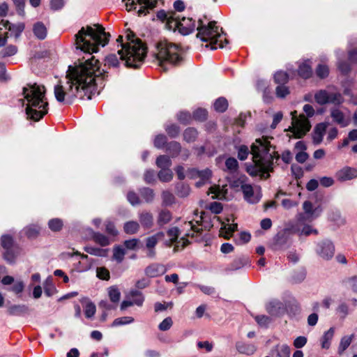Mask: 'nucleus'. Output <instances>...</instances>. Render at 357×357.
<instances>
[{
	"label": "nucleus",
	"instance_id": "obj_40",
	"mask_svg": "<svg viewBox=\"0 0 357 357\" xmlns=\"http://www.w3.org/2000/svg\"><path fill=\"white\" fill-rule=\"evenodd\" d=\"M105 65L109 67H117L119 63V60L116 54H110L105 57Z\"/></svg>",
	"mask_w": 357,
	"mask_h": 357
},
{
	"label": "nucleus",
	"instance_id": "obj_29",
	"mask_svg": "<svg viewBox=\"0 0 357 357\" xmlns=\"http://www.w3.org/2000/svg\"><path fill=\"white\" fill-rule=\"evenodd\" d=\"M140 228V225L137 221H128L123 225V230L126 234H136Z\"/></svg>",
	"mask_w": 357,
	"mask_h": 357
},
{
	"label": "nucleus",
	"instance_id": "obj_10",
	"mask_svg": "<svg viewBox=\"0 0 357 357\" xmlns=\"http://www.w3.org/2000/svg\"><path fill=\"white\" fill-rule=\"evenodd\" d=\"M172 29H177L178 31L183 35H188L192 33L195 27V22L190 17H181L179 15L176 14V17H174Z\"/></svg>",
	"mask_w": 357,
	"mask_h": 357
},
{
	"label": "nucleus",
	"instance_id": "obj_22",
	"mask_svg": "<svg viewBox=\"0 0 357 357\" xmlns=\"http://www.w3.org/2000/svg\"><path fill=\"white\" fill-rule=\"evenodd\" d=\"M164 272L163 266L159 264H151L145 269V274L150 278L158 277L162 275Z\"/></svg>",
	"mask_w": 357,
	"mask_h": 357
},
{
	"label": "nucleus",
	"instance_id": "obj_23",
	"mask_svg": "<svg viewBox=\"0 0 357 357\" xmlns=\"http://www.w3.org/2000/svg\"><path fill=\"white\" fill-rule=\"evenodd\" d=\"M33 31L35 36L39 40H43L46 38L47 30L45 24L41 22H38L33 26Z\"/></svg>",
	"mask_w": 357,
	"mask_h": 357
},
{
	"label": "nucleus",
	"instance_id": "obj_27",
	"mask_svg": "<svg viewBox=\"0 0 357 357\" xmlns=\"http://www.w3.org/2000/svg\"><path fill=\"white\" fill-rule=\"evenodd\" d=\"M335 330L333 328H329L324 333L321 338V347L328 349L331 346V341L334 336Z\"/></svg>",
	"mask_w": 357,
	"mask_h": 357
},
{
	"label": "nucleus",
	"instance_id": "obj_31",
	"mask_svg": "<svg viewBox=\"0 0 357 357\" xmlns=\"http://www.w3.org/2000/svg\"><path fill=\"white\" fill-rule=\"evenodd\" d=\"M198 132L193 128H188L183 132V139L185 142H193L197 137Z\"/></svg>",
	"mask_w": 357,
	"mask_h": 357
},
{
	"label": "nucleus",
	"instance_id": "obj_1",
	"mask_svg": "<svg viewBox=\"0 0 357 357\" xmlns=\"http://www.w3.org/2000/svg\"><path fill=\"white\" fill-rule=\"evenodd\" d=\"M109 34L99 24L82 27L75 35V44L77 49L89 53V58L75 66H69L66 82L54 86V96L57 101H71L77 97L80 99H91L97 93L96 78L102 75L99 61L91 54L98 50V46L104 47L109 41Z\"/></svg>",
	"mask_w": 357,
	"mask_h": 357
},
{
	"label": "nucleus",
	"instance_id": "obj_19",
	"mask_svg": "<svg viewBox=\"0 0 357 357\" xmlns=\"http://www.w3.org/2000/svg\"><path fill=\"white\" fill-rule=\"evenodd\" d=\"M327 124L325 123H321L316 126L312 136V140L314 144H319L323 140V137L326 132Z\"/></svg>",
	"mask_w": 357,
	"mask_h": 357
},
{
	"label": "nucleus",
	"instance_id": "obj_55",
	"mask_svg": "<svg viewBox=\"0 0 357 357\" xmlns=\"http://www.w3.org/2000/svg\"><path fill=\"white\" fill-rule=\"evenodd\" d=\"M206 116L207 111L204 109H197L193 113V118L197 121H204Z\"/></svg>",
	"mask_w": 357,
	"mask_h": 357
},
{
	"label": "nucleus",
	"instance_id": "obj_64",
	"mask_svg": "<svg viewBox=\"0 0 357 357\" xmlns=\"http://www.w3.org/2000/svg\"><path fill=\"white\" fill-rule=\"evenodd\" d=\"M97 276L102 280L109 279V272L105 268L100 267L97 268Z\"/></svg>",
	"mask_w": 357,
	"mask_h": 357
},
{
	"label": "nucleus",
	"instance_id": "obj_12",
	"mask_svg": "<svg viewBox=\"0 0 357 357\" xmlns=\"http://www.w3.org/2000/svg\"><path fill=\"white\" fill-rule=\"evenodd\" d=\"M165 234L163 231H158L155 234L146 237L144 240L146 256L149 258H154L155 256V246L158 243L165 238Z\"/></svg>",
	"mask_w": 357,
	"mask_h": 357
},
{
	"label": "nucleus",
	"instance_id": "obj_51",
	"mask_svg": "<svg viewBox=\"0 0 357 357\" xmlns=\"http://www.w3.org/2000/svg\"><path fill=\"white\" fill-rule=\"evenodd\" d=\"M257 324L262 327H267L271 319L266 315H258L255 317Z\"/></svg>",
	"mask_w": 357,
	"mask_h": 357
},
{
	"label": "nucleus",
	"instance_id": "obj_24",
	"mask_svg": "<svg viewBox=\"0 0 357 357\" xmlns=\"http://www.w3.org/2000/svg\"><path fill=\"white\" fill-rule=\"evenodd\" d=\"M29 307L25 305H13L8 308V313L12 316H19L27 313Z\"/></svg>",
	"mask_w": 357,
	"mask_h": 357
},
{
	"label": "nucleus",
	"instance_id": "obj_20",
	"mask_svg": "<svg viewBox=\"0 0 357 357\" xmlns=\"http://www.w3.org/2000/svg\"><path fill=\"white\" fill-rule=\"evenodd\" d=\"M139 220L144 229H151L153 226V214L148 211H143L139 214Z\"/></svg>",
	"mask_w": 357,
	"mask_h": 357
},
{
	"label": "nucleus",
	"instance_id": "obj_21",
	"mask_svg": "<svg viewBox=\"0 0 357 357\" xmlns=\"http://www.w3.org/2000/svg\"><path fill=\"white\" fill-rule=\"evenodd\" d=\"M2 24L6 29H8L15 38H18L24 29V23H18L16 24H10L8 21H2Z\"/></svg>",
	"mask_w": 357,
	"mask_h": 357
},
{
	"label": "nucleus",
	"instance_id": "obj_35",
	"mask_svg": "<svg viewBox=\"0 0 357 357\" xmlns=\"http://www.w3.org/2000/svg\"><path fill=\"white\" fill-rule=\"evenodd\" d=\"M126 255V250L121 246H115L113 249V259L118 263H121Z\"/></svg>",
	"mask_w": 357,
	"mask_h": 357
},
{
	"label": "nucleus",
	"instance_id": "obj_18",
	"mask_svg": "<svg viewBox=\"0 0 357 357\" xmlns=\"http://www.w3.org/2000/svg\"><path fill=\"white\" fill-rule=\"evenodd\" d=\"M172 220V213L166 209H162L159 211L157 215V225L159 227H163L165 225L169 224Z\"/></svg>",
	"mask_w": 357,
	"mask_h": 357
},
{
	"label": "nucleus",
	"instance_id": "obj_30",
	"mask_svg": "<svg viewBox=\"0 0 357 357\" xmlns=\"http://www.w3.org/2000/svg\"><path fill=\"white\" fill-rule=\"evenodd\" d=\"M354 337V335H351L344 336L341 338L340 344L338 347V354H340V355L342 354L343 352L349 347V345L351 344V343L353 340Z\"/></svg>",
	"mask_w": 357,
	"mask_h": 357
},
{
	"label": "nucleus",
	"instance_id": "obj_54",
	"mask_svg": "<svg viewBox=\"0 0 357 357\" xmlns=\"http://www.w3.org/2000/svg\"><path fill=\"white\" fill-rule=\"evenodd\" d=\"M141 194H142V196L143 197V198L147 202H151L154 197V193H153V190L148 188H143L141 191Z\"/></svg>",
	"mask_w": 357,
	"mask_h": 357
},
{
	"label": "nucleus",
	"instance_id": "obj_63",
	"mask_svg": "<svg viewBox=\"0 0 357 357\" xmlns=\"http://www.w3.org/2000/svg\"><path fill=\"white\" fill-rule=\"evenodd\" d=\"M289 93V89L283 84L280 85L276 88V95L279 98H284Z\"/></svg>",
	"mask_w": 357,
	"mask_h": 357
},
{
	"label": "nucleus",
	"instance_id": "obj_59",
	"mask_svg": "<svg viewBox=\"0 0 357 357\" xmlns=\"http://www.w3.org/2000/svg\"><path fill=\"white\" fill-rule=\"evenodd\" d=\"M139 240L137 238H132L124 241L125 247L128 250H135L137 248Z\"/></svg>",
	"mask_w": 357,
	"mask_h": 357
},
{
	"label": "nucleus",
	"instance_id": "obj_4",
	"mask_svg": "<svg viewBox=\"0 0 357 357\" xmlns=\"http://www.w3.org/2000/svg\"><path fill=\"white\" fill-rule=\"evenodd\" d=\"M153 56L158 65L166 71L171 66H176L183 61L181 47L167 40H160L155 45Z\"/></svg>",
	"mask_w": 357,
	"mask_h": 357
},
{
	"label": "nucleus",
	"instance_id": "obj_16",
	"mask_svg": "<svg viewBox=\"0 0 357 357\" xmlns=\"http://www.w3.org/2000/svg\"><path fill=\"white\" fill-rule=\"evenodd\" d=\"M337 178L340 181L353 179L357 177V170L351 167H344L336 174Z\"/></svg>",
	"mask_w": 357,
	"mask_h": 357
},
{
	"label": "nucleus",
	"instance_id": "obj_13",
	"mask_svg": "<svg viewBox=\"0 0 357 357\" xmlns=\"http://www.w3.org/2000/svg\"><path fill=\"white\" fill-rule=\"evenodd\" d=\"M245 199L250 203H257L261 197V188L259 186H252L250 184H243L241 185Z\"/></svg>",
	"mask_w": 357,
	"mask_h": 357
},
{
	"label": "nucleus",
	"instance_id": "obj_17",
	"mask_svg": "<svg viewBox=\"0 0 357 357\" xmlns=\"http://www.w3.org/2000/svg\"><path fill=\"white\" fill-rule=\"evenodd\" d=\"M290 348L285 344H278L271 351L273 357H290Z\"/></svg>",
	"mask_w": 357,
	"mask_h": 357
},
{
	"label": "nucleus",
	"instance_id": "obj_25",
	"mask_svg": "<svg viewBox=\"0 0 357 357\" xmlns=\"http://www.w3.org/2000/svg\"><path fill=\"white\" fill-rule=\"evenodd\" d=\"M167 234L169 238V240L165 241V245L170 247L173 243L176 242L180 234V231L178 227H174L169 229Z\"/></svg>",
	"mask_w": 357,
	"mask_h": 357
},
{
	"label": "nucleus",
	"instance_id": "obj_50",
	"mask_svg": "<svg viewBox=\"0 0 357 357\" xmlns=\"http://www.w3.org/2000/svg\"><path fill=\"white\" fill-rule=\"evenodd\" d=\"M167 149L174 156L181 152V146L178 142H172L169 144Z\"/></svg>",
	"mask_w": 357,
	"mask_h": 357
},
{
	"label": "nucleus",
	"instance_id": "obj_53",
	"mask_svg": "<svg viewBox=\"0 0 357 357\" xmlns=\"http://www.w3.org/2000/svg\"><path fill=\"white\" fill-rule=\"evenodd\" d=\"M178 120L184 124L189 123L192 119L191 114L188 112H181L177 115Z\"/></svg>",
	"mask_w": 357,
	"mask_h": 357
},
{
	"label": "nucleus",
	"instance_id": "obj_44",
	"mask_svg": "<svg viewBox=\"0 0 357 357\" xmlns=\"http://www.w3.org/2000/svg\"><path fill=\"white\" fill-rule=\"evenodd\" d=\"M275 82L281 85L287 82L289 76L287 73L283 71L277 72L274 75Z\"/></svg>",
	"mask_w": 357,
	"mask_h": 357
},
{
	"label": "nucleus",
	"instance_id": "obj_36",
	"mask_svg": "<svg viewBox=\"0 0 357 357\" xmlns=\"http://www.w3.org/2000/svg\"><path fill=\"white\" fill-rule=\"evenodd\" d=\"M63 221L59 218H53L48 222V227L52 231H59L63 227Z\"/></svg>",
	"mask_w": 357,
	"mask_h": 357
},
{
	"label": "nucleus",
	"instance_id": "obj_28",
	"mask_svg": "<svg viewBox=\"0 0 357 357\" xmlns=\"http://www.w3.org/2000/svg\"><path fill=\"white\" fill-rule=\"evenodd\" d=\"M298 75L304 79L309 78L312 74V68L308 61L302 63L298 67Z\"/></svg>",
	"mask_w": 357,
	"mask_h": 357
},
{
	"label": "nucleus",
	"instance_id": "obj_61",
	"mask_svg": "<svg viewBox=\"0 0 357 357\" xmlns=\"http://www.w3.org/2000/svg\"><path fill=\"white\" fill-rule=\"evenodd\" d=\"M280 303L275 301L269 302L266 304V309L267 312L271 314H277V308H279Z\"/></svg>",
	"mask_w": 357,
	"mask_h": 357
},
{
	"label": "nucleus",
	"instance_id": "obj_32",
	"mask_svg": "<svg viewBox=\"0 0 357 357\" xmlns=\"http://www.w3.org/2000/svg\"><path fill=\"white\" fill-rule=\"evenodd\" d=\"M156 165L160 169H168L172 162L170 158L167 155H160L156 159Z\"/></svg>",
	"mask_w": 357,
	"mask_h": 357
},
{
	"label": "nucleus",
	"instance_id": "obj_45",
	"mask_svg": "<svg viewBox=\"0 0 357 357\" xmlns=\"http://www.w3.org/2000/svg\"><path fill=\"white\" fill-rule=\"evenodd\" d=\"M227 169L230 172H234L238 169V161L234 158H229L225 161Z\"/></svg>",
	"mask_w": 357,
	"mask_h": 357
},
{
	"label": "nucleus",
	"instance_id": "obj_46",
	"mask_svg": "<svg viewBox=\"0 0 357 357\" xmlns=\"http://www.w3.org/2000/svg\"><path fill=\"white\" fill-rule=\"evenodd\" d=\"M134 321V319L131 317H122L115 319L112 324V326H119L121 325L131 324Z\"/></svg>",
	"mask_w": 357,
	"mask_h": 357
},
{
	"label": "nucleus",
	"instance_id": "obj_37",
	"mask_svg": "<svg viewBox=\"0 0 357 357\" xmlns=\"http://www.w3.org/2000/svg\"><path fill=\"white\" fill-rule=\"evenodd\" d=\"M109 299L113 303H118L120 300L121 293L116 287H111L108 289Z\"/></svg>",
	"mask_w": 357,
	"mask_h": 357
},
{
	"label": "nucleus",
	"instance_id": "obj_33",
	"mask_svg": "<svg viewBox=\"0 0 357 357\" xmlns=\"http://www.w3.org/2000/svg\"><path fill=\"white\" fill-rule=\"evenodd\" d=\"M174 17H176V14L167 13L164 10H160L157 13V17L162 21L167 20L170 28L173 26L174 22L171 21H173Z\"/></svg>",
	"mask_w": 357,
	"mask_h": 357
},
{
	"label": "nucleus",
	"instance_id": "obj_8",
	"mask_svg": "<svg viewBox=\"0 0 357 357\" xmlns=\"http://www.w3.org/2000/svg\"><path fill=\"white\" fill-rule=\"evenodd\" d=\"M1 245L3 249V259L8 263H14L15 258L20 253V249L14 244L13 237L8 234L1 236Z\"/></svg>",
	"mask_w": 357,
	"mask_h": 357
},
{
	"label": "nucleus",
	"instance_id": "obj_38",
	"mask_svg": "<svg viewBox=\"0 0 357 357\" xmlns=\"http://www.w3.org/2000/svg\"><path fill=\"white\" fill-rule=\"evenodd\" d=\"M84 250L92 255L105 257L107 255V250L98 248H94L92 246H86L84 248Z\"/></svg>",
	"mask_w": 357,
	"mask_h": 357
},
{
	"label": "nucleus",
	"instance_id": "obj_60",
	"mask_svg": "<svg viewBox=\"0 0 357 357\" xmlns=\"http://www.w3.org/2000/svg\"><path fill=\"white\" fill-rule=\"evenodd\" d=\"M250 151L248 146L242 145L239 147L238 151V158L241 160H244L248 158Z\"/></svg>",
	"mask_w": 357,
	"mask_h": 357
},
{
	"label": "nucleus",
	"instance_id": "obj_3",
	"mask_svg": "<svg viewBox=\"0 0 357 357\" xmlns=\"http://www.w3.org/2000/svg\"><path fill=\"white\" fill-rule=\"evenodd\" d=\"M23 95L27 102L26 113L28 118L38 121L47 113L48 102L44 86L29 84L23 88Z\"/></svg>",
	"mask_w": 357,
	"mask_h": 357
},
{
	"label": "nucleus",
	"instance_id": "obj_39",
	"mask_svg": "<svg viewBox=\"0 0 357 357\" xmlns=\"http://www.w3.org/2000/svg\"><path fill=\"white\" fill-rule=\"evenodd\" d=\"M24 232L28 238H36L39 234L40 227L37 225H30L24 229Z\"/></svg>",
	"mask_w": 357,
	"mask_h": 357
},
{
	"label": "nucleus",
	"instance_id": "obj_2",
	"mask_svg": "<svg viewBox=\"0 0 357 357\" xmlns=\"http://www.w3.org/2000/svg\"><path fill=\"white\" fill-rule=\"evenodd\" d=\"M126 43H123V36L118 37L116 41L121 44V49L117 54L121 60L125 61L126 66L138 68L146 55V47L132 31L126 33Z\"/></svg>",
	"mask_w": 357,
	"mask_h": 357
},
{
	"label": "nucleus",
	"instance_id": "obj_7",
	"mask_svg": "<svg viewBox=\"0 0 357 357\" xmlns=\"http://www.w3.org/2000/svg\"><path fill=\"white\" fill-rule=\"evenodd\" d=\"M296 111L291 112L292 116L291 126L289 128L290 131L294 134L295 137H303L311 128V125L307 119L303 114L296 116Z\"/></svg>",
	"mask_w": 357,
	"mask_h": 357
},
{
	"label": "nucleus",
	"instance_id": "obj_49",
	"mask_svg": "<svg viewBox=\"0 0 357 357\" xmlns=\"http://www.w3.org/2000/svg\"><path fill=\"white\" fill-rule=\"evenodd\" d=\"M93 239L96 243L100 244L101 246H106L109 244L108 238L105 235L99 233L94 234Z\"/></svg>",
	"mask_w": 357,
	"mask_h": 357
},
{
	"label": "nucleus",
	"instance_id": "obj_9",
	"mask_svg": "<svg viewBox=\"0 0 357 357\" xmlns=\"http://www.w3.org/2000/svg\"><path fill=\"white\" fill-rule=\"evenodd\" d=\"M314 99L320 105L326 104L340 105L344 102V98L340 93L329 90L318 91L314 94Z\"/></svg>",
	"mask_w": 357,
	"mask_h": 357
},
{
	"label": "nucleus",
	"instance_id": "obj_43",
	"mask_svg": "<svg viewBox=\"0 0 357 357\" xmlns=\"http://www.w3.org/2000/svg\"><path fill=\"white\" fill-rule=\"evenodd\" d=\"M17 52V48L16 46L10 45L7 46L6 48L2 50L0 52V56L1 57H7L15 55Z\"/></svg>",
	"mask_w": 357,
	"mask_h": 357
},
{
	"label": "nucleus",
	"instance_id": "obj_34",
	"mask_svg": "<svg viewBox=\"0 0 357 357\" xmlns=\"http://www.w3.org/2000/svg\"><path fill=\"white\" fill-rule=\"evenodd\" d=\"M227 107L228 102L225 98H219L214 102V109L218 112H224Z\"/></svg>",
	"mask_w": 357,
	"mask_h": 357
},
{
	"label": "nucleus",
	"instance_id": "obj_42",
	"mask_svg": "<svg viewBox=\"0 0 357 357\" xmlns=\"http://www.w3.org/2000/svg\"><path fill=\"white\" fill-rule=\"evenodd\" d=\"M303 207L306 214L307 219L311 221L313 219V215L315 212V210H313L312 204L309 201H305L303 203Z\"/></svg>",
	"mask_w": 357,
	"mask_h": 357
},
{
	"label": "nucleus",
	"instance_id": "obj_6",
	"mask_svg": "<svg viewBox=\"0 0 357 357\" xmlns=\"http://www.w3.org/2000/svg\"><path fill=\"white\" fill-rule=\"evenodd\" d=\"M197 30V38L202 41L209 43L206 45V47H211V50L222 48L223 40H227L222 36V29L216 25L215 21L210 22L207 24H204L202 20H199Z\"/></svg>",
	"mask_w": 357,
	"mask_h": 357
},
{
	"label": "nucleus",
	"instance_id": "obj_26",
	"mask_svg": "<svg viewBox=\"0 0 357 357\" xmlns=\"http://www.w3.org/2000/svg\"><path fill=\"white\" fill-rule=\"evenodd\" d=\"M236 349L241 354L246 355H252L257 351V347L252 344L238 343Z\"/></svg>",
	"mask_w": 357,
	"mask_h": 357
},
{
	"label": "nucleus",
	"instance_id": "obj_14",
	"mask_svg": "<svg viewBox=\"0 0 357 357\" xmlns=\"http://www.w3.org/2000/svg\"><path fill=\"white\" fill-rule=\"evenodd\" d=\"M335 248L329 241H324L317 245V252L323 259L328 260L334 255Z\"/></svg>",
	"mask_w": 357,
	"mask_h": 357
},
{
	"label": "nucleus",
	"instance_id": "obj_47",
	"mask_svg": "<svg viewBox=\"0 0 357 357\" xmlns=\"http://www.w3.org/2000/svg\"><path fill=\"white\" fill-rule=\"evenodd\" d=\"M167 135L172 138L177 137L180 132V128L175 124L167 126L165 128Z\"/></svg>",
	"mask_w": 357,
	"mask_h": 357
},
{
	"label": "nucleus",
	"instance_id": "obj_15",
	"mask_svg": "<svg viewBox=\"0 0 357 357\" xmlns=\"http://www.w3.org/2000/svg\"><path fill=\"white\" fill-rule=\"evenodd\" d=\"M333 121L341 127H346L350 123V118L347 116L340 109L332 108L330 111Z\"/></svg>",
	"mask_w": 357,
	"mask_h": 357
},
{
	"label": "nucleus",
	"instance_id": "obj_56",
	"mask_svg": "<svg viewBox=\"0 0 357 357\" xmlns=\"http://www.w3.org/2000/svg\"><path fill=\"white\" fill-rule=\"evenodd\" d=\"M167 143V137L164 135H158L154 139V145L158 149L162 148Z\"/></svg>",
	"mask_w": 357,
	"mask_h": 357
},
{
	"label": "nucleus",
	"instance_id": "obj_11",
	"mask_svg": "<svg viewBox=\"0 0 357 357\" xmlns=\"http://www.w3.org/2000/svg\"><path fill=\"white\" fill-rule=\"evenodd\" d=\"M126 2V9L130 11L136 9L135 6L137 4L140 6L138 10L139 15H146L149 13V9H152L155 6L157 0H123Z\"/></svg>",
	"mask_w": 357,
	"mask_h": 357
},
{
	"label": "nucleus",
	"instance_id": "obj_48",
	"mask_svg": "<svg viewBox=\"0 0 357 357\" xmlns=\"http://www.w3.org/2000/svg\"><path fill=\"white\" fill-rule=\"evenodd\" d=\"M96 305L91 302H87L84 306V314L87 318L92 317L96 313Z\"/></svg>",
	"mask_w": 357,
	"mask_h": 357
},
{
	"label": "nucleus",
	"instance_id": "obj_5",
	"mask_svg": "<svg viewBox=\"0 0 357 357\" xmlns=\"http://www.w3.org/2000/svg\"><path fill=\"white\" fill-rule=\"evenodd\" d=\"M270 141L267 137L257 139L251 146L253 162L258 171L266 173L273 170V160L275 157L278 159L279 155L275 156V151L270 153Z\"/></svg>",
	"mask_w": 357,
	"mask_h": 357
},
{
	"label": "nucleus",
	"instance_id": "obj_62",
	"mask_svg": "<svg viewBox=\"0 0 357 357\" xmlns=\"http://www.w3.org/2000/svg\"><path fill=\"white\" fill-rule=\"evenodd\" d=\"M131 295L135 298L132 301L133 304L141 306L144 302V297L142 294L138 291H133L131 293Z\"/></svg>",
	"mask_w": 357,
	"mask_h": 357
},
{
	"label": "nucleus",
	"instance_id": "obj_57",
	"mask_svg": "<svg viewBox=\"0 0 357 357\" xmlns=\"http://www.w3.org/2000/svg\"><path fill=\"white\" fill-rule=\"evenodd\" d=\"M173 324V321L171 317L165 318L158 326V328L162 331L169 330Z\"/></svg>",
	"mask_w": 357,
	"mask_h": 357
},
{
	"label": "nucleus",
	"instance_id": "obj_58",
	"mask_svg": "<svg viewBox=\"0 0 357 357\" xmlns=\"http://www.w3.org/2000/svg\"><path fill=\"white\" fill-rule=\"evenodd\" d=\"M45 293L47 296H51L55 292V287L52 284L51 280L49 279L46 280L44 285Z\"/></svg>",
	"mask_w": 357,
	"mask_h": 357
},
{
	"label": "nucleus",
	"instance_id": "obj_52",
	"mask_svg": "<svg viewBox=\"0 0 357 357\" xmlns=\"http://www.w3.org/2000/svg\"><path fill=\"white\" fill-rule=\"evenodd\" d=\"M316 73L320 78H325L328 75L329 69L325 65H319L316 70Z\"/></svg>",
	"mask_w": 357,
	"mask_h": 357
},
{
	"label": "nucleus",
	"instance_id": "obj_41",
	"mask_svg": "<svg viewBox=\"0 0 357 357\" xmlns=\"http://www.w3.org/2000/svg\"><path fill=\"white\" fill-rule=\"evenodd\" d=\"M173 177L172 172L168 169H161L158 173V178L162 182H168Z\"/></svg>",
	"mask_w": 357,
	"mask_h": 357
}]
</instances>
